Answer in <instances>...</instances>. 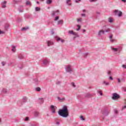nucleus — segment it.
Segmentation results:
<instances>
[{
	"instance_id": "obj_1",
	"label": "nucleus",
	"mask_w": 126,
	"mask_h": 126,
	"mask_svg": "<svg viewBox=\"0 0 126 126\" xmlns=\"http://www.w3.org/2000/svg\"><path fill=\"white\" fill-rule=\"evenodd\" d=\"M58 115L63 118H67L69 116L67 106L64 105L62 109H60L58 111Z\"/></svg>"
},
{
	"instance_id": "obj_2",
	"label": "nucleus",
	"mask_w": 126,
	"mask_h": 126,
	"mask_svg": "<svg viewBox=\"0 0 126 126\" xmlns=\"http://www.w3.org/2000/svg\"><path fill=\"white\" fill-rule=\"evenodd\" d=\"M101 113L102 115V119L104 120L105 119L104 117H107L110 114V109L108 108V107H106L104 109L101 110Z\"/></svg>"
},
{
	"instance_id": "obj_3",
	"label": "nucleus",
	"mask_w": 126,
	"mask_h": 126,
	"mask_svg": "<svg viewBox=\"0 0 126 126\" xmlns=\"http://www.w3.org/2000/svg\"><path fill=\"white\" fill-rule=\"evenodd\" d=\"M65 70L66 72L71 73V72H72V70H73V69H72V67L70 65H68L65 67Z\"/></svg>"
},
{
	"instance_id": "obj_4",
	"label": "nucleus",
	"mask_w": 126,
	"mask_h": 126,
	"mask_svg": "<svg viewBox=\"0 0 126 126\" xmlns=\"http://www.w3.org/2000/svg\"><path fill=\"white\" fill-rule=\"evenodd\" d=\"M28 100V99L26 96H24L22 98V101H20L19 102V106H22L24 103H26V102H27Z\"/></svg>"
},
{
	"instance_id": "obj_5",
	"label": "nucleus",
	"mask_w": 126,
	"mask_h": 126,
	"mask_svg": "<svg viewBox=\"0 0 126 126\" xmlns=\"http://www.w3.org/2000/svg\"><path fill=\"white\" fill-rule=\"evenodd\" d=\"M114 13H115V15H117L118 16H119V17H121V16L123 15V13L122 12V11L119 10H115L114 11Z\"/></svg>"
},
{
	"instance_id": "obj_6",
	"label": "nucleus",
	"mask_w": 126,
	"mask_h": 126,
	"mask_svg": "<svg viewBox=\"0 0 126 126\" xmlns=\"http://www.w3.org/2000/svg\"><path fill=\"white\" fill-rule=\"evenodd\" d=\"M112 95V99H113V100H118V99H120V95L118 94L115 93L113 94Z\"/></svg>"
},
{
	"instance_id": "obj_7",
	"label": "nucleus",
	"mask_w": 126,
	"mask_h": 126,
	"mask_svg": "<svg viewBox=\"0 0 126 126\" xmlns=\"http://www.w3.org/2000/svg\"><path fill=\"white\" fill-rule=\"evenodd\" d=\"M94 96H95V94L87 93L85 95V98H92V97H94Z\"/></svg>"
},
{
	"instance_id": "obj_8",
	"label": "nucleus",
	"mask_w": 126,
	"mask_h": 126,
	"mask_svg": "<svg viewBox=\"0 0 126 126\" xmlns=\"http://www.w3.org/2000/svg\"><path fill=\"white\" fill-rule=\"evenodd\" d=\"M60 14V11L59 10L53 11L52 12L51 15L52 16H56V15H58Z\"/></svg>"
},
{
	"instance_id": "obj_9",
	"label": "nucleus",
	"mask_w": 126,
	"mask_h": 126,
	"mask_svg": "<svg viewBox=\"0 0 126 126\" xmlns=\"http://www.w3.org/2000/svg\"><path fill=\"white\" fill-rule=\"evenodd\" d=\"M104 34H105V31L103 30H100L98 32V36H99V37L102 36V35H104Z\"/></svg>"
},
{
	"instance_id": "obj_10",
	"label": "nucleus",
	"mask_w": 126,
	"mask_h": 126,
	"mask_svg": "<svg viewBox=\"0 0 126 126\" xmlns=\"http://www.w3.org/2000/svg\"><path fill=\"white\" fill-rule=\"evenodd\" d=\"M47 45L48 47H50V46L54 45V42H53L52 40H48L47 41Z\"/></svg>"
},
{
	"instance_id": "obj_11",
	"label": "nucleus",
	"mask_w": 126,
	"mask_h": 126,
	"mask_svg": "<svg viewBox=\"0 0 126 126\" xmlns=\"http://www.w3.org/2000/svg\"><path fill=\"white\" fill-rule=\"evenodd\" d=\"M68 34H70V35H74L75 36H77V32H73V31H69L68 32Z\"/></svg>"
},
{
	"instance_id": "obj_12",
	"label": "nucleus",
	"mask_w": 126,
	"mask_h": 126,
	"mask_svg": "<svg viewBox=\"0 0 126 126\" xmlns=\"http://www.w3.org/2000/svg\"><path fill=\"white\" fill-rule=\"evenodd\" d=\"M55 108H56V106H55V105H51V106H50V108H51V110L53 114H55V113H56Z\"/></svg>"
},
{
	"instance_id": "obj_13",
	"label": "nucleus",
	"mask_w": 126,
	"mask_h": 126,
	"mask_svg": "<svg viewBox=\"0 0 126 126\" xmlns=\"http://www.w3.org/2000/svg\"><path fill=\"white\" fill-rule=\"evenodd\" d=\"M55 38L56 39L57 41L59 42V41H61V43H64V40L61 39V38L58 37V36H56Z\"/></svg>"
},
{
	"instance_id": "obj_14",
	"label": "nucleus",
	"mask_w": 126,
	"mask_h": 126,
	"mask_svg": "<svg viewBox=\"0 0 126 126\" xmlns=\"http://www.w3.org/2000/svg\"><path fill=\"white\" fill-rule=\"evenodd\" d=\"M43 63H50V60L48 59H44L42 60Z\"/></svg>"
},
{
	"instance_id": "obj_15",
	"label": "nucleus",
	"mask_w": 126,
	"mask_h": 126,
	"mask_svg": "<svg viewBox=\"0 0 126 126\" xmlns=\"http://www.w3.org/2000/svg\"><path fill=\"white\" fill-rule=\"evenodd\" d=\"M44 98H38V102L39 104H43L44 103Z\"/></svg>"
},
{
	"instance_id": "obj_16",
	"label": "nucleus",
	"mask_w": 126,
	"mask_h": 126,
	"mask_svg": "<svg viewBox=\"0 0 126 126\" xmlns=\"http://www.w3.org/2000/svg\"><path fill=\"white\" fill-rule=\"evenodd\" d=\"M18 59H20V60H22V59H24V55H23L22 54H20L18 55Z\"/></svg>"
},
{
	"instance_id": "obj_17",
	"label": "nucleus",
	"mask_w": 126,
	"mask_h": 126,
	"mask_svg": "<svg viewBox=\"0 0 126 126\" xmlns=\"http://www.w3.org/2000/svg\"><path fill=\"white\" fill-rule=\"evenodd\" d=\"M11 51L12 52H13V53H15V52L16 51V47H15V46H12Z\"/></svg>"
},
{
	"instance_id": "obj_18",
	"label": "nucleus",
	"mask_w": 126,
	"mask_h": 126,
	"mask_svg": "<svg viewBox=\"0 0 126 126\" xmlns=\"http://www.w3.org/2000/svg\"><path fill=\"white\" fill-rule=\"evenodd\" d=\"M39 82H40V81H39V80H38V79H33V83L34 84H39Z\"/></svg>"
},
{
	"instance_id": "obj_19",
	"label": "nucleus",
	"mask_w": 126,
	"mask_h": 126,
	"mask_svg": "<svg viewBox=\"0 0 126 126\" xmlns=\"http://www.w3.org/2000/svg\"><path fill=\"white\" fill-rule=\"evenodd\" d=\"M58 25H63V20H60L58 21Z\"/></svg>"
},
{
	"instance_id": "obj_20",
	"label": "nucleus",
	"mask_w": 126,
	"mask_h": 126,
	"mask_svg": "<svg viewBox=\"0 0 126 126\" xmlns=\"http://www.w3.org/2000/svg\"><path fill=\"white\" fill-rule=\"evenodd\" d=\"M111 50L114 52H118L119 51V48H116L113 47H111Z\"/></svg>"
},
{
	"instance_id": "obj_21",
	"label": "nucleus",
	"mask_w": 126,
	"mask_h": 126,
	"mask_svg": "<svg viewBox=\"0 0 126 126\" xmlns=\"http://www.w3.org/2000/svg\"><path fill=\"white\" fill-rule=\"evenodd\" d=\"M5 3H6V1H4L3 2V3L2 4V8H5V7H6V5H5Z\"/></svg>"
},
{
	"instance_id": "obj_22",
	"label": "nucleus",
	"mask_w": 126,
	"mask_h": 126,
	"mask_svg": "<svg viewBox=\"0 0 126 126\" xmlns=\"http://www.w3.org/2000/svg\"><path fill=\"white\" fill-rule=\"evenodd\" d=\"M28 29H29V28L28 27H24V28H22V29H21V31H26L27 30H28Z\"/></svg>"
},
{
	"instance_id": "obj_23",
	"label": "nucleus",
	"mask_w": 126,
	"mask_h": 126,
	"mask_svg": "<svg viewBox=\"0 0 126 126\" xmlns=\"http://www.w3.org/2000/svg\"><path fill=\"white\" fill-rule=\"evenodd\" d=\"M19 11L20 12H23V6H21V7H20V8H19Z\"/></svg>"
},
{
	"instance_id": "obj_24",
	"label": "nucleus",
	"mask_w": 126,
	"mask_h": 126,
	"mask_svg": "<svg viewBox=\"0 0 126 126\" xmlns=\"http://www.w3.org/2000/svg\"><path fill=\"white\" fill-rule=\"evenodd\" d=\"M39 112L38 111H36L34 112V116L36 117H39Z\"/></svg>"
},
{
	"instance_id": "obj_25",
	"label": "nucleus",
	"mask_w": 126,
	"mask_h": 126,
	"mask_svg": "<svg viewBox=\"0 0 126 126\" xmlns=\"http://www.w3.org/2000/svg\"><path fill=\"white\" fill-rule=\"evenodd\" d=\"M57 99L58 100H59V101H64V100H65V99L64 98V97H63V98H60V97H58L57 98Z\"/></svg>"
},
{
	"instance_id": "obj_26",
	"label": "nucleus",
	"mask_w": 126,
	"mask_h": 126,
	"mask_svg": "<svg viewBox=\"0 0 126 126\" xmlns=\"http://www.w3.org/2000/svg\"><path fill=\"white\" fill-rule=\"evenodd\" d=\"M18 67H19V68H20V69H21L23 67V64L22 63L19 64Z\"/></svg>"
},
{
	"instance_id": "obj_27",
	"label": "nucleus",
	"mask_w": 126,
	"mask_h": 126,
	"mask_svg": "<svg viewBox=\"0 0 126 126\" xmlns=\"http://www.w3.org/2000/svg\"><path fill=\"white\" fill-rule=\"evenodd\" d=\"M102 84H104L106 86H108L110 84L108 82H106V81H103Z\"/></svg>"
},
{
	"instance_id": "obj_28",
	"label": "nucleus",
	"mask_w": 126,
	"mask_h": 126,
	"mask_svg": "<svg viewBox=\"0 0 126 126\" xmlns=\"http://www.w3.org/2000/svg\"><path fill=\"white\" fill-rule=\"evenodd\" d=\"M35 90L37 92H40V91H41V88H40V87L36 88Z\"/></svg>"
},
{
	"instance_id": "obj_29",
	"label": "nucleus",
	"mask_w": 126,
	"mask_h": 126,
	"mask_svg": "<svg viewBox=\"0 0 126 126\" xmlns=\"http://www.w3.org/2000/svg\"><path fill=\"white\" fill-rule=\"evenodd\" d=\"M26 5H31V2L30 1H27L26 3Z\"/></svg>"
},
{
	"instance_id": "obj_30",
	"label": "nucleus",
	"mask_w": 126,
	"mask_h": 126,
	"mask_svg": "<svg viewBox=\"0 0 126 126\" xmlns=\"http://www.w3.org/2000/svg\"><path fill=\"white\" fill-rule=\"evenodd\" d=\"M2 93H7V90H6V89H3L2 90Z\"/></svg>"
},
{
	"instance_id": "obj_31",
	"label": "nucleus",
	"mask_w": 126,
	"mask_h": 126,
	"mask_svg": "<svg viewBox=\"0 0 126 126\" xmlns=\"http://www.w3.org/2000/svg\"><path fill=\"white\" fill-rule=\"evenodd\" d=\"M31 126H37V123L34 122L31 124Z\"/></svg>"
},
{
	"instance_id": "obj_32",
	"label": "nucleus",
	"mask_w": 126,
	"mask_h": 126,
	"mask_svg": "<svg viewBox=\"0 0 126 126\" xmlns=\"http://www.w3.org/2000/svg\"><path fill=\"white\" fill-rule=\"evenodd\" d=\"M46 3H47V4H50V3H52V0H47Z\"/></svg>"
},
{
	"instance_id": "obj_33",
	"label": "nucleus",
	"mask_w": 126,
	"mask_h": 126,
	"mask_svg": "<svg viewBox=\"0 0 126 126\" xmlns=\"http://www.w3.org/2000/svg\"><path fill=\"white\" fill-rule=\"evenodd\" d=\"M97 93H99L100 96H103V93H102V92L101 91H97Z\"/></svg>"
},
{
	"instance_id": "obj_34",
	"label": "nucleus",
	"mask_w": 126,
	"mask_h": 126,
	"mask_svg": "<svg viewBox=\"0 0 126 126\" xmlns=\"http://www.w3.org/2000/svg\"><path fill=\"white\" fill-rule=\"evenodd\" d=\"M78 28L76 29L77 31H79V30H80V25H78L77 26Z\"/></svg>"
},
{
	"instance_id": "obj_35",
	"label": "nucleus",
	"mask_w": 126,
	"mask_h": 126,
	"mask_svg": "<svg viewBox=\"0 0 126 126\" xmlns=\"http://www.w3.org/2000/svg\"><path fill=\"white\" fill-rule=\"evenodd\" d=\"M35 11H40V8L39 7H36Z\"/></svg>"
},
{
	"instance_id": "obj_36",
	"label": "nucleus",
	"mask_w": 126,
	"mask_h": 126,
	"mask_svg": "<svg viewBox=\"0 0 126 126\" xmlns=\"http://www.w3.org/2000/svg\"><path fill=\"white\" fill-rule=\"evenodd\" d=\"M21 20H22V19H21V18H18L17 19V21L18 22H21Z\"/></svg>"
},
{
	"instance_id": "obj_37",
	"label": "nucleus",
	"mask_w": 126,
	"mask_h": 126,
	"mask_svg": "<svg viewBox=\"0 0 126 126\" xmlns=\"http://www.w3.org/2000/svg\"><path fill=\"white\" fill-rule=\"evenodd\" d=\"M69 1H70V0H66V3L68 5H71V4L68 3Z\"/></svg>"
},
{
	"instance_id": "obj_38",
	"label": "nucleus",
	"mask_w": 126,
	"mask_h": 126,
	"mask_svg": "<svg viewBox=\"0 0 126 126\" xmlns=\"http://www.w3.org/2000/svg\"><path fill=\"white\" fill-rule=\"evenodd\" d=\"M105 31V32H106V33H108V32H110V31H111V30L110 29H107V30H106L105 31Z\"/></svg>"
},
{
	"instance_id": "obj_39",
	"label": "nucleus",
	"mask_w": 126,
	"mask_h": 126,
	"mask_svg": "<svg viewBox=\"0 0 126 126\" xmlns=\"http://www.w3.org/2000/svg\"><path fill=\"white\" fill-rule=\"evenodd\" d=\"M108 21H109V22L110 23H112V22H113V19H112V18H109Z\"/></svg>"
},
{
	"instance_id": "obj_40",
	"label": "nucleus",
	"mask_w": 126,
	"mask_h": 126,
	"mask_svg": "<svg viewBox=\"0 0 126 126\" xmlns=\"http://www.w3.org/2000/svg\"><path fill=\"white\" fill-rule=\"evenodd\" d=\"M77 22H81L82 21V19H81V18L77 19Z\"/></svg>"
},
{
	"instance_id": "obj_41",
	"label": "nucleus",
	"mask_w": 126,
	"mask_h": 126,
	"mask_svg": "<svg viewBox=\"0 0 126 126\" xmlns=\"http://www.w3.org/2000/svg\"><path fill=\"white\" fill-rule=\"evenodd\" d=\"M110 41L111 42V43H114V42H115V39H113V38H111L110 39Z\"/></svg>"
},
{
	"instance_id": "obj_42",
	"label": "nucleus",
	"mask_w": 126,
	"mask_h": 126,
	"mask_svg": "<svg viewBox=\"0 0 126 126\" xmlns=\"http://www.w3.org/2000/svg\"><path fill=\"white\" fill-rule=\"evenodd\" d=\"M88 53L86 52L85 53H84V57H87V56H88Z\"/></svg>"
},
{
	"instance_id": "obj_43",
	"label": "nucleus",
	"mask_w": 126,
	"mask_h": 126,
	"mask_svg": "<svg viewBox=\"0 0 126 126\" xmlns=\"http://www.w3.org/2000/svg\"><path fill=\"white\" fill-rule=\"evenodd\" d=\"M107 74H108V75H112V72H111V71H108L107 72Z\"/></svg>"
},
{
	"instance_id": "obj_44",
	"label": "nucleus",
	"mask_w": 126,
	"mask_h": 126,
	"mask_svg": "<svg viewBox=\"0 0 126 126\" xmlns=\"http://www.w3.org/2000/svg\"><path fill=\"white\" fill-rule=\"evenodd\" d=\"M80 119L82 120V121H85V119H84V117L83 116H81L80 117Z\"/></svg>"
},
{
	"instance_id": "obj_45",
	"label": "nucleus",
	"mask_w": 126,
	"mask_h": 126,
	"mask_svg": "<svg viewBox=\"0 0 126 126\" xmlns=\"http://www.w3.org/2000/svg\"><path fill=\"white\" fill-rule=\"evenodd\" d=\"M59 18H60V17L59 16L56 17L55 19V21H57V20H59Z\"/></svg>"
},
{
	"instance_id": "obj_46",
	"label": "nucleus",
	"mask_w": 126,
	"mask_h": 126,
	"mask_svg": "<svg viewBox=\"0 0 126 126\" xmlns=\"http://www.w3.org/2000/svg\"><path fill=\"white\" fill-rule=\"evenodd\" d=\"M61 81H57V82H56V84H57V85H60V84H61Z\"/></svg>"
},
{
	"instance_id": "obj_47",
	"label": "nucleus",
	"mask_w": 126,
	"mask_h": 126,
	"mask_svg": "<svg viewBox=\"0 0 126 126\" xmlns=\"http://www.w3.org/2000/svg\"><path fill=\"white\" fill-rule=\"evenodd\" d=\"M71 85H72V86H73V87H74V88H75V87H76V86H75V84H74V83H71Z\"/></svg>"
},
{
	"instance_id": "obj_48",
	"label": "nucleus",
	"mask_w": 126,
	"mask_h": 126,
	"mask_svg": "<svg viewBox=\"0 0 126 126\" xmlns=\"http://www.w3.org/2000/svg\"><path fill=\"white\" fill-rule=\"evenodd\" d=\"M29 120V117H26V119H25V121H27Z\"/></svg>"
},
{
	"instance_id": "obj_49",
	"label": "nucleus",
	"mask_w": 126,
	"mask_h": 126,
	"mask_svg": "<svg viewBox=\"0 0 126 126\" xmlns=\"http://www.w3.org/2000/svg\"><path fill=\"white\" fill-rule=\"evenodd\" d=\"M109 79L110 80H114V79L113 78V77H112V76H110L109 77Z\"/></svg>"
},
{
	"instance_id": "obj_50",
	"label": "nucleus",
	"mask_w": 126,
	"mask_h": 126,
	"mask_svg": "<svg viewBox=\"0 0 126 126\" xmlns=\"http://www.w3.org/2000/svg\"><path fill=\"white\" fill-rule=\"evenodd\" d=\"M1 34H4V32L0 30V35Z\"/></svg>"
},
{
	"instance_id": "obj_51",
	"label": "nucleus",
	"mask_w": 126,
	"mask_h": 126,
	"mask_svg": "<svg viewBox=\"0 0 126 126\" xmlns=\"http://www.w3.org/2000/svg\"><path fill=\"white\" fill-rule=\"evenodd\" d=\"M122 67H123V68H125L126 69V65H125V64L122 65Z\"/></svg>"
},
{
	"instance_id": "obj_52",
	"label": "nucleus",
	"mask_w": 126,
	"mask_h": 126,
	"mask_svg": "<svg viewBox=\"0 0 126 126\" xmlns=\"http://www.w3.org/2000/svg\"><path fill=\"white\" fill-rule=\"evenodd\" d=\"M125 109H126V105L122 107V110H125Z\"/></svg>"
},
{
	"instance_id": "obj_53",
	"label": "nucleus",
	"mask_w": 126,
	"mask_h": 126,
	"mask_svg": "<svg viewBox=\"0 0 126 126\" xmlns=\"http://www.w3.org/2000/svg\"><path fill=\"white\" fill-rule=\"evenodd\" d=\"M60 122H56V125H57V126H60Z\"/></svg>"
},
{
	"instance_id": "obj_54",
	"label": "nucleus",
	"mask_w": 126,
	"mask_h": 126,
	"mask_svg": "<svg viewBox=\"0 0 126 126\" xmlns=\"http://www.w3.org/2000/svg\"><path fill=\"white\" fill-rule=\"evenodd\" d=\"M97 0H90V2H93V1H96Z\"/></svg>"
},
{
	"instance_id": "obj_55",
	"label": "nucleus",
	"mask_w": 126,
	"mask_h": 126,
	"mask_svg": "<svg viewBox=\"0 0 126 126\" xmlns=\"http://www.w3.org/2000/svg\"><path fill=\"white\" fill-rule=\"evenodd\" d=\"M82 16H83L84 17H85V16H86V15H85V14H81Z\"/></svg>"
},
{
	"instance_id": "obj_56",
	"label": "nucleus",
	"mask_w": 126,
	"mask_h": 126,
	"mask_svg": "<svg viewBox=\"0 0 126 126\" xmlns=\"http://www.w3.org/2000/svg\"><path fill=\"white\" fill-rule=\"evenodd\" d=\"M112 37H113V36H112V35H110L109 36V39H110V40L111 39H112Z\"/></svg>"
},
{
	"instance_id": "obj_57",
	"label": "nucleus",
	"mask_w": 126,
	"mask_h": 126,
	"mask_svg": "<svg viewBox=\"0 0 126 126\" xmlns=\"http://www.w3.org/2000/svg\"><path fill=\"white\" fill-rule=\"evenodd\" d=\"M46 66H47V64H46V63H43L42 65V66L46 67Z\"/></svg>"
},
{
	"instance_id": "obj_58",
	"label": "nucleus",
	"mask_w": 126,
	"mask_h": 126,
	"mask_svg": "<svg viewBox=\"0 0 126 126\" xmlns=\"http://www.w3.org/2000/svg\"><path fill=\"white\" fill-rule=\"evenodd\" d=\"M118 82L119 83H121V80L120 79V78H118Z\"/></svg>"
},
{
	"instance_id": "obj_59",
	"label": "nucleus",
	"mask_w": 126,
	"mask_h": 126,
	"mask_svg": "<svg viewBox=\"0 0 126 126\" xmlns=\"http://www.w3.org/2000/svg\"><path fill=\"white\" fill-rule=\"evenodd\" d=\"M51 34H52V35H53V34H55V32H54V31H51Z\"/></svg>"
},
{
	"instance_id": "obj_60",
	"label": "nucleus",
	"mask_w": 126,
	"mask_h": 126,
	"mask_svg": "<svg viewBox=\"0 0 126 126\" xmlns=\"http://www.w3.org/2000/svg\"><path fill=\"white\" fill-rule=\"evenodd\" d=\"M114 112H115V114H118V110H115Z\"/></svg>"
},
{
	"instance_id": "obj_61",
	"label": "nucleus",
	"mask_w": 126,
	"mask_h": 126,
	"mask_svg": "<svg viewBox=\"0 0 126 126\" xmlns=\"http://www.w3.org/2000/svg\"><path fill=\"white\" fill-rule=\"evenodd\" d=\"M123 90H124V91H125V92H126V87L124 88Z\"/></svg>"
},
{
	"instance_id": "obj_62",
	"label": "nucleus",
	"mask_w": 126,
	"mask_h": 126,
	"mask_svg": "<svg viewBox=\"0 0 126 126\" xmlns=\"http://www.w3.org/2000/svg\"><path fill=\"white\" fill-rule=\"evenodd\" d=\"M85 32H86V30H83V33H85Z\"/></svg>"
},
{
	"instance_id": "obj_63",
	"label": "nucleus",
	"mask_w": 126,
	"mask_h": 126,
	"mask_svg": "<svg viewBox=\"0 0 126 126\" xmlns=\"http://www.w3.org/2000/svg\"><path fill=\"white\" fill-rule=\"evenodd\" d=\"M123 2H126V0H122Z\"/></svg>"
},
{
	"instance_id": "obj_64",
	"label": "nucleus",
	"mask_w": 126,
	"mask_h": 126,
	"mask_svg": "<svg viewBox=\"0 0 126 126\" xmlns=\"http://www.w3.org/2000/svg\"><path fill=\"white\" fill-rule=\"evenodd\" d=\"M1 63H6V62H2Z\"/></svg>"
}]
</instances>
